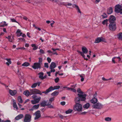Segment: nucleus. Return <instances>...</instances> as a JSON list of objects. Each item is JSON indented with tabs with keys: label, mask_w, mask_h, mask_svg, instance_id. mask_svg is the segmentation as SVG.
I'll use <instances>...</instances> for the list:
<instances>
[{
	"label": "nucleus",
	"mask_w": 122,
	"mask_h": 122,
	"mask_svg": "<svg viewBox=\"0 0 122 122\" xmlns=\"http://www.w3.org/2000/svg\"><path fill=\"white\" fill-rule=\"evenodd\" d=\"M60 87L59 86H55L53 87L52 86H50L49 88L47 89L45 91L42 92V93L47 94L49 93L50 92L55 90H57L59 89Z\"/></svg>",
	"instance_id": "1"
},
{
	"label": "nucleus",
	"mask_w": 122,
	"mask_h": 122,
	"mask_svg": "<svg viewBox=\"0 0 122 122\" xmlns=\"http://www.w3.org/2000/svg\"><path fill=\"white\" fill-rule=\"evenodd\" d=\"M97 99L95 97H93L90 101L91 103L94 104L97 103Z\"/></svg>",
	"instance_id": "19"
},
{
	"label": "nucleus",
	"mask_w": 122,
	"mask_h": 122,
	"mask_svg": "<svg viewBox=\"0 0 122 122\" xmlns=\"http://www.w3.org/2000/svg\"><path fill=\"white\" fill-rule=\"evenodd\" d=\"M52 1L58 4L60 0H52Z\"/></svg>",
	"instance_id": "57"
},
{
	"label": "nucleus",
	"mask_w": 122,
	"mask_h": 122,
	"mask_svg": "<svg viewBox=\"0 0 122 122\" xmlns=\"http://www.w3.org/2000/svg\"><path fill=\"white\" fill-rule=\"evenodd\" d=\"M110 30L112 31H115L116 29L115 22L110 23L108 26Z\"/></svg>",
	"instance_id": "5"
},
{
	"label": "nucleus",
	"mask_w": 122,
	"mask_h": 122,
	"mask_svg": "<svg viewBox=\"0 0 122 122\" xmlns=\"http://www.w3.org/2000/svg\"><path fill=\"white\" fill-rule=\"evenodd\" d=\"M76 84H75L73 85H71V88H73V89H75V88L76 86Z\"/></svg>",
	"instance_id": "52"
},
{
	"label": "nucleus",
	"mask_w": 122,
	"mask_h": 122,
	"mask_svg": "<svg viewBox=\"0 0 122 122\" xmlns=\"http://www.w3.org/2000/svg\"><path fill=\"white\" fill-rule=\"evenodd\" d=\"M77 95L80 98L81 101H84L86 100V97L87 96L86 94L83 93L81 94H78Z\"/></svg>",
	"instance_id": "7"
},
{
	"label": "nucleus",
	"mask_w": 122,
	"mask_h": 122,
	"mask_svg": "<svg viewBox=\"0 0 122 122\" xmlns=\"http://www.w3.org/2000/svg\"><path fill=\"white\" fill-rule=\"evenodd\" d=\"M23 93L27 97L29 96V95H30V92L28 90L24 91Z\"/></svg>",
	"instance_id": "28"
},
{
	"label": "nucleus",
	"mask_w": 122,
	"mask_h": 122,
	"mask_svg": "<svg viewBox=\"0 0 122 122\" xmlns=\"http://www.w3.org/2000/svg\"><path fill=\"white\" fill-rule=\"evenodd\" d=\"M43 75L44 73L43 72H41L39 73L38 75H39V78L42 80L44 79V77H43Z\"/></svg>",
	"instance_id": "24"
},
{
	"label": "nucleus",
	"mask_w": 122,
	"mask_h": 122,
	"mask_svg": "<svg viewBox=\"0 0 122 122\" xmlns=\"http://www.w3.org/2000/svg\"><path fill=\"white\" fill-rule=\"evenodd\" d=\"M0 122H10V121L9 120H8L5 121L4 120H2L1 121V119L0 118Z\"/></svg>",
	"instance_id": "55"
},
{
	"label": "nucleus",
	"mask_w": 122,
	"mask_h": 122,
	"mask_svg": "<svg viewBox=\"0 0 122 122\" xmlns=\"http://www.w3.org/2000/svg\"><path fill=\"white\" fill-rule=\"evenodd\" d=\"M82 52L77 51V52L80 53L84 59L86 60H87L88 59L85 58V56L84 54H87L88 52V50L87 48L85 47H83L82 48Z\"/></svg>",
	"instance_id": "3"
},
{
	"label": "nucleus",
	"mask_w": 122,
	"mask_h": 122,
	"mask_svg": "<svg viewBox=\"0 0 122 122\" xmlns=\"http://www.w3.org/2000/svg\"><path fill=\"white\" fill-rule=\"evenodd\" d=\"M72 5V4L71 3H69L68 2H66L65 6L68 8H69V6Z\"/></svg>",
	"instance_id": "39"
},
{
	"label": "nucleus",
	"mask_w": 122,
	"mask_h": 122,
	"mask_svg": "<svg viewBox=\"0 0 122 122\" xmlns=\"http://www.w3.org/2000/svg\"><path fill=\"white\" fill-rule=\"evenodd\" d=\"M17 34V36L19 37L21 36L22 34V33H16Z\"/></svg>",
	"instance_id": "56"
},
{
	"label": "nucleus",
	"mask_w": 122,
	"mask_h": 122,
	"mask_svg": "<svg viewBox=\"0 0 122 122\" xmlns=\"http://www.w3.org/2000/svg\"><path fill=\"white\" fill-rule=\"evenodd\" d=\"M122 9V6L118 4L115 6V11L117 13H120Z\"/></svg>",
	"instance_id": "10"
},
{
	"label": "nucleus",
	"mask_w": 122,
	"mask_h": 122,
	"mask_svg": "<svg viewBox=\"0 0 122 122\" xmlns=\"http://www.w3.org/2000/svg\"><path fill=\"white\" fill-rule=\"evenodd\" d=\"M40 52L42 54H43L45 53V52L42 49H41L40 50Z\"/></svg>",
	"instance_id": "60"
},
{
	"label": "nucleus",
	"mask_w": 122,
	"mask_h": 122,
	"mask_svg": "<svg viewBox=\"0 0 122 122\" xmlns=\"http://www.w3.org/2000/svg\"><path fill=\"white\" fill-rule=\"evenodd\" d=\"M58 116L61 119H63L64 118H65L66 117L65 116L61 115V114H59Z\"/></svg>",
	"instance_id": "47"
},
{
	"label": "nucleus",
	"mask_w": 122,
	"mask_h": 122,
	"mask_svg": "<svg viewBox=\"0 0 122 122\" xmlns=\"http://www.w3.org/2000/svg\"><path fill=\"white\" fill-rule=\"evenodd\" d=\"M73 111V110L71 109H69L68 110L66 111L65 113L66 114H70Z\"/></svg>",
	"instance_id": "37"
},
{
	"label": "nucleus",
	"mask_w": 122,
	"mask_h": 122,
	"mask_svg": "<svg viewBox=\"0 0 122 122\" xmlns=\"http://www.w3.org/2000/svg\"><path fill=\"white\" fill-rule=\"evenodd\" d=\"M108 20L107 19H106L104 20L102 22V23L103 25H106V26H108Z\"/></svg>",
	"instance_id": "27"
},
{
	"label": "nucleus",
	"mask_w": 122,
	"mask_h": 122,
	"mask_svg": "<svg viewBox=\"0 0 122 122\" xmlns=\"http://www.w3.org/2000/svg\"><path fill=\"white\" fill-rule=\"evenodd\" d=\"M30 65V64L28 62H25L22 64V66H24L25 67H27Z\"/></svg>",
	"instance_id": "32"
},
{
	"label": "nucleus",
	"mask_w": 122,
	"mask_h": 122,
	"mask_svg": "<svg viewBox=\"0 0 122 122\" xmlns=\"http://www.w3.org/2000/svg\"><path fill=\"white\" fill-rule=\"evenodd\" d=\"M66 3V2H61L60 0L59 2L58 3V4L60 6L61 5H63L65 6Z\"/></svg>",
	"instance_id": "36"
},
{
	"label": "nucleus",
	"mask_w": 122,
	"mask_h": 122,
	"mask_svg": "<svg viewBox=\"0 0 122 122\" xmlns=\"http://www.w3.org/2000/svg\"><path fill=\"white\" fill-rule=\"evenodd\" d=\"M30 95L33 94H39L41 95V92L39 90L36 89H33L30 90Z\"/></svg>",
	"instance_id": "4"
},
{
	"label": "nucleus",
	"mask_w": 122,
	"mask_h": 122,
	"mask_svg": "<svg viewBox=\"0 0 122 122\" xmlns=\"http://www.w3.org/2000/svg\"><path fill=\"white\" fill-rule=\"evenodd\" d=\"M116 20L115 17L113 15H111L108 19L110 23L115 22Z\"/></svg>",
	"instance_id": "14"
},
{
	"label": "nucleus",
	"mask_w": 122,
	"mask_h": 122,
	"mask_svg": "<svg viewBox=\"0 0 122 122\" xmlns=\"http://www.w3.org/2000/svg\"><path fill=\"white\" fill-rule=\"evenodd\" d=\"M111 120V118L109 117H107L105 118V120L106 121H110Z\"/></svg>",
	"instance_id": "44"
},
{
	"label": "nucleus",
	"mask_w": 122,
	"mask_h": 122,
	"mask_svg": "<svg viewBox=\"0 0 122 122\" xmlns=\"http://www.w3.org/2000/svg\"><path fill=\"white\" fill-rule=\"evenodd\" d=\"M23 117V115L22 114H20L17 116L15 118V119L16 120H18L22 118Z\"/></svg>",
	"instance_id": "18"
},
{
	"label": "nucleus",
	"mask_w": 122,
	"mask_h": 122,
	"mask_svg": "<svg viewBox=\"0 0 122 122\" xmlns=\"http://www.w3.org/2000/svg\"><path fill=\"white\" fill-rule=\"evenodd\" d=\"M32 67L34 69H36L41 68V65L39 63H35L34 65L32 66Z\"/></svg>",
	"instance_id": "11"
},
{
	"label": "nucleus",
	"mask_w": 122,
	"mask_h": 122,
	"mask_svg": "<svg viewBox=\"0 0 122 122\" xmlns=\"http://www.w3.org/2000/svg\"><path fill=\"white\" fill-rule=\"evenodd\" d=\"M118 38L120 40H122V32L119 33L117 35Z\"/></svg>",
	"instance_id": "22"
},
{
	"label": "nucleus",
	"mask_w": 122,
	"mask_h": 122,
	"mask_svg": "<svg viewBox=\"0 0 122 122\" xmlns=\"http://www.w3.org/2000/svg\"><path fill=\"white\" fill-rule=\"evenodd\" d=\"M11 20L12 22L17 23H18L19 25H20V24L17 21H16L14 19H11Z\"/></svg>",
	"instance_id": "48"
},
{
	"label": "nucleus",
	"mask_w": 122,
	"mask_h": 122,
	"mask_svg": "<svg viewBox=\"0 0 122 122\" xmlns=\"http://www.w3.org/2000/svg\"><path fill=\"white\" fill-rule=\"evenodd\" d=\"M13 107L14 108V109L16 111H17L18 110V108L16 102H14L13 103Z\"/></svg>",
	"instance_id": "26"
},
{
	"label": "nucleus",
	"mask_w": 122,
	"mask_h": 122,
	"mask_svg": "<svg viewBox=\"0 0 122 122\" xmlns=\"http://www.w3.org/2000/svg\"><path fill=\"white\" fill-rule=\"evenodd\" d=\"M47 106H48V107L49 108H53V107L52 105H51V104L50 105H47Z\"/></svg>",
	"instance_id": "61"
},
{
	"label": "nucleus",
	"mask_w": 122,
	"mask_h": 122,
	"mask_svg": "<svg viewBox=\"0 0 122 122\" xmlns=\"http://www.w3.org/2000/svg\"><path fill=\"white\" fill-rule=\"evenodd\" d=\"M19 40L21 41H24L25 42V39L22 38H20L18 39Z\"/></svg>",
	"instance_id": "46"
},
{
	"label": "nucleus",
	"mask_w": 122,
	"mask_h": 122,
	"mask_svg": "<svg viewBox=\"0 0 122 122\" xmlns=\"http://www.w3.org/2000/svg\"><path fill=\"white\" fill-rule=\"evenodd\" d=\"M18 105L19 106V108H21L22 107V105H21L19 103H18Z\"/></svg>",
	"instance_id": "64"
},
{
	"label": "nucleus",
	"mask_w": 122,
	"mask_h": 122,
	"mask_svg": "<svg viewBox=\"0 0 122 122\" xmlns=\"http://www.w3.org/2000/svg\"><path fill=\"white\" fill-rule=\"evenodd\" d=\"M112 7L108 8L107 10V13L109 14H111L112 12Z\"/></svg>",
	"instance_id": "21"
},
{
	"label": "nucleus",
	"mask_w": 122,
	"mask_h": 122,
	"mask_svg": "<svg viewBox=\"0 0 122 122\" xmlns=\"http://www.w3.org/2000/svg\"><path fill=\"white\" fill-rule=\"evenodd\" d=\"M80 76L81 78V81H83L84 80V78L85 77V75L83 74H82L80 75Z\"/></svg>",
	"instance_id": "31"
},
{
	"label": "nucleus",
	"mask_w": 122,
	"mask_h": 122,
	"mask_svg": "<svg viewBox=\"0 0 122 122\" xmlns=\"http://www.w3.org/2000/svg\"><path fill=\"white\" fill-rule=\"evenodd\" d=\"M55 98L54 97H52L50 98L49 102L47 101L48 104L47 105H50L51 104L52 102L54 100Z\"/></svg>",
	"instance_id": "25"
},
{
	"label": "nucleus",
	"mask_w": 122,
	"mask_h": 122,
	"mask_svg": "<svg viewBox=\"0 0 122 122\" xmlns=\"http://www.w3.org/2000/svg\"><path fill=\"white\" fill-rule=\"evenodd\" d=\"M72 6L74 8H75L76 10L79 8V7L76 4H73L72 5Z\"/></svg>",
	"instance_id": "49"
},
{
	"label": "nucleus",
	"mask_w": 122,
	"mask_h": 122,
	"mask_svg": "<svg viewBox=\"0 0 122 122\" xmlns=\"http://www.w3.org/2000/svg\"><path fill=\"white\" fill-rule=\"evenodd\" d=\"M31 116L29 114H26L25 115L24 119V122H30L31 121Z\"/></svg>",
	"instance_id": "9"
},
{
	"label": "nucleus",
	"mask_w": 122,
	"mask_h": 122,
	"mask_svg": "<svg viewBox=\"0 0 122 122\" xmlns=\"http://www.w3.org/2000/svg\"><path fill=\"white\" fill-rule=\"evenodd\" d=\"M61 104L62 105H65L66 102H61Z\"/></svg>",
	"instance_id": "62"
},
{
	"label": "nucleus",
	"mask_w": 122,
	"mask_h": 122,
	"mask_svg": "<svg viewBox=\"0 0 122 122\" xmlns=\"http://www.w3.org/2000/svg\"><path fill=\"white\" fill-rule=\"evenodd\" d=\"M39 62L40 64L41 62L42 61V58H39Z\"/></svg>",
	"instance_id": "59"
},
{
	"label": "nucleus",
	"mask_w": 122,
	"mask_h": 122,
	"mask_svg": "<svg viewBox=\"0 0 122 122\" xmlns=\"http://www.w3.org/2000/svg\"><path fill=\"white\" fill-rule=\"evenodd\" d=\"M59 79L58 77H57L55 79V81L56 83H57L59 80Z\"/></svg>",
	"instance_id": "54"
},
{
	"label": "nucleus",
	"mask_w": 122,
	"mask_h": 122,
	"mask_svg": "<svg viewBox=\"0 0 122 122\" xmlns=\"http://www.w3.org/2000/svg\"><path fill=\"white\" fill-rule=\"evenodd\" d=\"M39 104L37 105H35L33 107V108L35 110L36 109L39 108Z\"/></svg>",
	"instance_id": "40"
},
{
	"label": "nucleus",
	"mask_w": 122,
	"mask_h": 122,
	"mask_svg": "<svg viewBox=\"0 0 122 122\" xmlns=\"http://www.w3.org/2000/svg\"><path fill=\"white\" fill-rule=\"evenodd\" d=\"M47 101H44L41 103V105L42 107H45L46 106L48 105Z\"/></svg>",
	"instance_id": "17"
},
{
	"label": "nucleus",
	"mask_w": 122,
	"mask_h": 122,
	"mask_svg": "<svg viewBox=\"0 0 122 122\" xmlns=\"http://www.w3.org/2000/svg\"><path fill=\"white\" fill-rule=\"evenodd\" d=\"M26 35H27V36H28V37L29 38H30L31 37V36H30V33L29 32H27V33Z\"/></svg>",
	"instance_id": "63"
},
{
	"label": "nucleus",
	"mask_w": 122,
	"mask_h": 122,
	"mask_svg": "<svg viewBox=\"0 0 122 122\" xmlns=\"http://www.w3.org/2000/svg\"><path fill=\"white\" fill-rule=\"evenodd\" d=\"M47 60L48 62L50 63L51 62V59L49 57H48L47 58Z\"/></svg>",
	"instance_id": "53"
},
{
	"label": "nucleus",
	"mask_w": 122,
	"mask_h": 122,
	"mask_svg": "<svg viewBox=\"0 0 122 122\" xmlns=\"http://www.w3.org/2000/svg\"><path fill=\"white\" fill-rule=\"evenodd\" d=\"M31 102L32 104H35L38 103L37 102H36V101L34 99L33 100L31 101Z\"/></svg>",
	"instance_id": "50"
},
{
	"label": "nucleus",
	"mask_w": 122,
	"mask_h": 122,
	"mask_svg": "<svg viewBox=\"0 0 122 122\" xmlns=\"http://www.w3.org/2000/svg\"><path fill=\"white\" fill-rule=\"evenodd\" d=\"M44 67L47 68H48L49 67L48 65V63H44Z\"/></svg>",
	"instance_id": "58"
},
{
	"label": "nucleus",
	"mask_w": 122,
	"mask_h": 122,
	"mask_svg": "<svg viewBox=\"0 0 122 122\" xmlns=\"http://www.w3.org/2000/svg\"><path fill=\"white\" fill-rule=\"evenodd\" d=\"M31 46L32 47H34L33 48V50H36L38 48V47L36 46V45L34 44H32L31 45Z\"/></svg>",
	"instance_id": "35"
},
{
	"label": "nucleus",
	"mask_w": 122,
	"mask_h": 122,
	"mask_svg": "<svg viewBox=\"0 0 122 122\" xmlns=\"http://www.w3.org/2000/svg\"><path fill=\"white\" fill-rule=\"evenodd\" d=\"M59 94V92L56 91L51 94V95L53 96H57Z\"/></svg>",
	"instance_id": "29"
},
{
	"label": "nucleus",
	"mask_w": 122,
	"mask_h": 122,
	"mask_svg": "<svg viewBox=\"0 0 122 122\" xmlns=\"http://www.w3.org/2000/svg\"><path fill=\"white\" fill-rule=\"evenodd\" d=\"M41 112L40 111H38L35 113L36 117L34 118L35 120L38 119L41 117Z\"/></svg>",
	"instance_id": "12"
},
{
	"label": "nucleus",
	"mask_w": 122,
	"mask_h": 122,
	"mask_svg": "<svg viewBox=\"0 0 122 122\" xmlns=\"http://www.w3.org/2000/svg\"><path fill=\"white\" fill-rule=\"evenodd\" d=\"M9 92L10 95L13 96L15 95L17 91L16 90H10Z\"/></svg>",
	"instance_id": "16"
},
{
	"label": "nucleus",
	"mask_w": 122,
	"mask_h": 122,
	"mask_svg": "<svg viewBox=\"0 0 122 122\" xmlns=\"http://www.w3.org/2000/svg\"><path fill=\"white\" fill-rule=\"evenodd\" d=\"M77 92L79 94H81L83 93V92L81 91L80 88H78L77 89Z\"/></svg>",
	"instance_id": "41"
},
{
	"label": "nucleus",
	"mask_w": 122,
	"mask_h": 122,
	"mask_svg": "<svg viewBox=\"0 0 122 122\" xmlns=\"http://www.w3.org/2000/svg\"><path fill=\"white\" fill-rule=\"evenodd\" d=\"M74 109L76 111L81 112L82 110V106L79 103H76L74 106Z\"/></svg>",
	"instance_id": "2"
},
{
	"label": "nucleus",
	"mask_w": 122,
	"mask_h": 122,
	"mask_svg": "<svg viewBox=\"0 0 122 122\" xmlns=\"http://www.w3.org/2000/svg\"><path fill=\"white\" fill-rule=\"evenodd\" d=\"M18 102L20 103H22L23 102V100L21 97L20 96H19L18 97Z\"/></svg>",
	"instance_id": "33"
},
{
	"label": "nucleus",
	"mask_w": 122,
	"mask_h": 122,
	"mask_svg": "<svg viewBox=\"0 0 122 122\" xmlns=\"http://www.w3.org/2000/svg\"><path fill=\"white\" fill-rule=\"evenodd\" d=\"M102 18H106L107 17V15L105 13L103 14L102 15Z\"/></svg>",
	"instance_id": "51"
},
{
	"label": "nucleus",
	"mask_w": 122,
	"mask_h": 122,
	"mask_svg": "<svg viewBox=\"0 0 122 122\" xmlns=\"http://www.w3.org/2000/svg\"><path fill=\"white\" fill-rule=\"evenodd\" d=\"M2 22L3 23L1 24V25H0V27H3L7 25V24H6L5 21H4Z\"/></svg>",
	"instance_id": "38"
},
{
	"label": "nucleus",
	"mask_w": 122,
	"mask_h": 122,
	"mask_svg": "<svg viewBox=\"0 0 122 122\" xmlns=\"http://www.w3.org/2000/svg\"><path fill=\"white\" fill-rule=\"evenodd\" d=\"M117 57H114L112 58V62L114 63H115L116 62L115 61H116V59L117 58Z\"/></svg>",
	"instance_id": "43"
},
{
	"label": "nucleus",
	"mask_w": 122,
	"mask_h": 122,
	"mask_svg": "<svg viewBox=\"0 0 122 122\" xmlns=\"http://www.w3.org/2000/svg\"><path fill=\"white\" fill-rule=\"evenodd\" d=\"M80 98L79 97H76L75 98V101L76 103L80 102Z\"/></svg>",
	"instance_id": "30"
},
{
	"label": "nucleus",
	"mask_w": 122,
	"mask_h": 122,
	"mask_svg": "<svg viewBox=\"0 0 122 122\" xmlns=\"http://www.w3.org/2000/svg\"><path fill=\"white\" fill-rule=\"evenodd\" d=\"M103 105L99 102L97 103L93 104L92 106L94 108L101 109L103 107Z\"/></svg>",
	"instance_id": "6"
},
{
	"label": "nucleus",
	"mask_w": 122,
	"mask_h": 122,
	"mask_svg": "<svg viewBox=\"0 0 122 122\" xmlns=\"http://www.w3.org/2000/svg\"><path fill=\"white\" fill-rule=\"evenodd\" d=\"M41 83V82H40L35 83L32 84L31 86V87L32 88H34L36 87L37 85L38 86H39Z\"/></svg>",
	"instance_id": "15"
},
{
	"label": "nucleus",
	"mask_w": 122,
	"mask_h": 122,
	"mask_svg": "<svg viewBox=\"0 0 122 122\" xmlns=\"http://www.w3.org/2000/svg\"><path fill=\"white\" fill-rule=\"evenodd\" d=\"M105 39L102 37H98L95 40V43H98L101 42V41L105 42Z\"/></svg>",
	"instance_id": "13"
},
{
	"label": "nucleus",
	"mask_w": 122,
	"mask_h": 122,
	"mask_svg": "<svg viewBox=\"0 0 122 122\" xmlns=\"http://www.w3.org/2000/svg\"><path fill=\"white\" fill-rule=\"evenodd\" d=\"M6 38L8 39L9 41L11 42H12V39L10 36H8V37H6Z\"/></svg>",
	"instance_id": "42"
},
{
	"label": "nucleus",
	"mask_w": 122,
	"mask_h": 122,
	"mask_svg": "<svg viewBox=\"0 0 122 122\" xmlns=\"http://www.w3.org/2000/svg\"><path fill=\"white\" fill-rule=\"evenodd\" d=\"M5 60H6L7 62H6V64L8 66H9L10 64L11 63V61L10 60V59H5Z\"/></svg>",
	"instance_id": "23"
},
{
	"label": "nucleus",
	"mask_w": 122,
	"mask_h": 122,
	"mask_svg": "<svg viewBox=\"0 0 122 122\" xmlns=\"http://www.w3.org/2000/svg\"><path fill=\"white\" fill-rule=\"evenodd\" d=\"M90 106V104L89 103H87L85 104L83 106V107L87 109Z\"/></svg>",
	"instance_id": "34"
},
{
	"label": "nucleus",
	"mask_w": 122,
	"mask_h": 122,
	"mask_svg": "<svg viewBox=\"0 0 122 122\" xmlns=\"http://www.w3.org/2000/svg\"><path fill=\"white\" fill-rule=\"evenodd\" d=\"M41 98V97H39L38 98H35V99L36 101V102H37V103H38L39 102V101L40 100Z\"/></svg>",
	"instance_id": "45"
},
{
	"label": "nucleus",
	"mask_w": 122,
	"mask_h": 122,
	"mask_svg": "<svg viewBox=\"0 0 122 122\" xmlns=\"http://www.w3.org/2000/svg\"><path fill=\"white\" fill-rule=\"evenodd\" d=\"M56 63L53 62H52L50 66V69H51V72H54L55 70L54 68L56 67Z\"/></svg>",
	"instance_id": "8"
},
{
	"label": "nucleus",
	"mask_w": 122,
	"mask_h": 122,
	"mask_svg": "<svg viewBox=\"0 0 122 122\" xmlns=\"http://www.w3.org/2000/svg\"><path fill=\"white\" fill-rule=\"evenodd\" d=\"M67 88L66 89L69 90H71L73 92H76V90L75 89H73V88H69L68 87H63V88Z\"/></svg>",
	"instance_id": "20"
}]
</instances>
